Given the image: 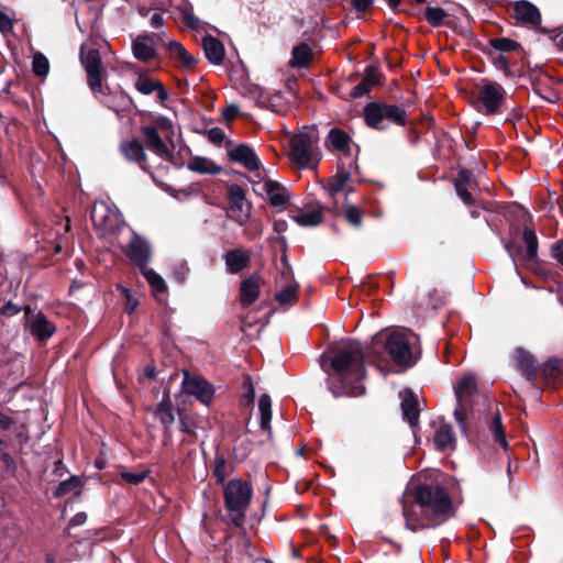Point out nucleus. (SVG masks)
Here are the masks:
<instances>
[{
    "label": "nucleus",
    "instance_id": "37998d69",
    "mask_svg": "<svg viewBox=\"0 0 563 563\" xmlns=\"http://www.w3.org/2000/svg\"><path fill=\"white\" fill-rule=\"evenodd\" d=\"M298 289L297 283L289 284L275 295V299L282 306L295 305L298 301Z\"/></svg>",
    "mask_w": 563,
    "mask_h": 563
},
{
    "label": "nucleus",
    "instance_id": "603ef678",
    "mask_svg": "<svg viewBox=\"0 0 563 563\" xmlns=\"http://www.w3.org/2000/svg\"><path fill=\"white\" fill-rule=\"evenodd\" d=\"M243 388H244V394L241 398V404L244 405V406H249V405H252L254 402V399H255V389H254V386H253V382H252V378L250 376H246L244 378V382H243Z\"/></svg>",
    "mask_w": 563,
    "mask_h": 563
},
{
    "label": "nucleus",
    "instance_id": "7ed1b4c3",
    "mask_svg": "<svg viewBox=\"0 0 563 563\" xmlns=\"http://www.w3.org/2000/svg\"><path fill=\"white\" fill-rule=\"evenodd\" d=\"M223 488V501L225 515H221V521L227 526L243 529L249 509L253 487L251 483L241 478L230 479Z\"/></svg>",
    "mask_w": 563,
    "mask_h": 563
},
{
    "label": "nucleus",
    "instance_id": "0eeeda50",
    "mask_svg": "<svg viewBox=\"0 0 563 563\" xmlns=\"http://www.w3.org/2000/svg\"><path fill=\"white\" fill-rule=\"evenodd\" d=\"M506 100V90L496 81L483 79L477 93V109L486 115H493L500 111Z\"/></svg>",
    "mask_w": 563,
    "mask_h": 563
},
{
    "label": "nucleus",
    "instance_id": "a18cd8bd",
    "mask_svg": "<svg viewBox=\"0 0 563 563\" xmlns=\"http://www.w3.org/2000/svg\"><path fill=\"white\" fill-rule=\"evenodd\" d=\"M81 485V479L77 475H71L68 479L60 482L53 492L54 498H62L74 492Z\"/></svg>",
    "mask_w": 563,
    "mask_h": 563
},
{
    "label": "nucleus",
    "instance_id": "a878e982",
    "mask_svg": "<svg viewBox=\"0 0 563 563\" xmlns=\"http://www.w3.org/2000/svg\"><path fill=\"white\" fill-rule=\"evenodd\" d=\"M434 448L439 452L454 450L456 446V438L451 424L442 422L433 437Z\"/></svg>",
    "mask_w": 563,
    "mask_h": 563
},
{
    "label": "nucleus",
    "instance_id": "4c0bfd02",
    "mask_svg": "<svg viewBox=\"0 0 563 563\" xmlns=\"http://www.w3.org/2000/svg\"><path fill=\"white\" fill-rule=\"evenodd\" d=\"M522 239L527 246V250L523 254V261L536 262L538 257L539 243L534 229L526 227L522 232Z\"/></svg>",
    "mask_w": 563,
    "mask_h": 563
},
{
    "label": "nucleus",
    "instance_id": "e2e57ef3",
    "mask_svg": "<svg viewBox=\"0 0 563 563\" xmlns=\"http://www.w3.org/2000/svg\"><path fill=\"white\" fill-rule=\"evenodd\" d=\"M551 255L563 265V240L554 242L551 246Z\"/></svg>",
    "mask_w": 563,
    "mask_h": 563
},
{
    "label": "nucleus",
    "instance_id": "7c9ffc66",
    "mask_svg": "<svg viewBox=\"0 0 563 563\" xmlns=\"http://www.w3.org/2000/svg\"><path fill=\"white\" fill-rule=\"evenodd\" d=\"M155 417L164 427L165 435L170 434V427L175 422V415L172 409V402L168 395H165L163 400L157 404L154 410Z\"/></svg>",
    "mask_w": 563,
    "mask_h": 563
},
{
    "label": "nucleus",
    "instance_id": "338daca9",
    "mask_svg": "<svg viewBox=\"0 0 563 563\" xmlns=\"http://www.w3.org/2000/svg\"><path fill=\"white\" fill-rule=\"evenodd\" d=\"M264 190L267 195L278 191H286L285 187L276 180L268 179L264 184Z\"/></svg>",
    "mask_w": 563,
    "mask_h": 563
},
{
    "label": "nucleus",
    "instance_id": "f03ea898",
    "mask_svg": "<svg viewBox=\"0 0 563 563\" xmlns=\"http://www.w3.org/2000/svg\"><path fill=\"white\" fill-rule=\"evenodd\" d=\"M413 505L402 504L406 528L412 532L437 527L454 517L455 509L446 489L439 483H423L412 492Z\"/></svg>",
    "mask_w": 563,
    "mask_h": 563
},
{
    "label": "nucleus",
    "instance_id": "ea45409f",
    "mask_svg": "<svg viewBox=\"0 0 563 563\" xmlns=\"http://www.w3.org/2000/svg\"><path fill=\"white\" fill-rule=\"evenodd\" d=\"M102 102L117 113L129 111L134 106L133 99L125 91H121L115 96H108Z\"/></svg>",
    "mask_w": 563,
    "mask_h": 563
},
{
    "label": "nucleus",
    "instance_id": "412c9836",
    "mask_svg": "<svg viewBox=\"0 0 563 563\" xmlns=\"http://www.w3.org/2000/svg\"><path fill=\"white\" fill-rule=\"evenodd\" d=\"M228 156L230 161L242 164L250 172L258 170L261 167V162L254 150L245 143L230 150Z\"/></svg>",
    "mask_w": 563,
    "mask_h": 563
},
{
    "label": "nucleus",
    "instance_id": "4d7b16f0",
    "mask_svg": "<svg viewBox=\"0 0 563 563\" xmlns=\"http://www.w3.org/2000/svg\"><path fill=\"white\" fill-rule=\"evenodd\" d=\"M473 180V173L466 168L461 167L457 172V177L452 179L453 185L454 184H462V185H471Z\"/></svg>",
    "mask_w": 563,
    "mask_h": 563
},
{
    "label": "nucleus",
    "instance_id": "cd10ccee",
    "mask_svg": "<svg viewBox=\"0 0 563 563\" xmlns=\"http://www.w3.org/2000/svg\"><path fill=\"white\" fill-rule=\"evenodd\" d=\"M166 47L170 57L177 59L184 68L192 69L198 64V59L188 53L181 43L170 41Z\"/></svg>",
    "mask_w": 563,
    "mask_h": 563
},
{
    "label": "nucleus",
    "instance_id": "a19ab883",
    "mask_svg": "<svg viewBox=\"0 0 563 563\" xmlns=\"http://www.w3.org/2000/svg\"><path fill=\"white\" fill-rule=\"evenodd\" d=\"M140 272L151 286V289L155 296L165 294L167 291V285L165 280L154 269L145 267V269H142Z\"/></svg>",
    "mask_w": 563,
    "mask_h": 563
},
{
    "label": "nucleus",
    "instance_id": "6e6d98bb",
    "mask_svg": "<svg viewBox=\"0 0 563 563\" xmlns=\"http://www.w3.org/2000/svg\"><path fill=\"white\" fill-rule=\"evenodd\" d=\"M267 196L269 205L276 208H284L289 200V197L285 194V191L273 192Z\"/></svg>",
    "mask_w": 563,
    "mask_h": 563
},
{
    "label": "nucleus",
    "instance_id": "09e8293b",
    "mask_svg": "<svg viewBox=\"0 0 563 563\" xmlns=\"http://www.w3.org/2000/svg\"><path fill=\"white\" fill-rule=\"evenodd\" d=\"M151 125L156 126L157 132L161 131V132L165 133V137L167 139V141L173 143L172 137L174 135V125H173V122L170 119H168L167 117H164V115H158L154 120V123Z\"/></svg>",
    "mask_w": 563,
    "mask_h": 563
},
{
    "label": "nucleus",
    "instance_id": "423d86ee",
    "mask_svg": "<svg viewBox=\"0 0 563 563\" xmlns=\"http://www.w3.org/2000/svg\"><path fill=\"white\" fill-rule=\"evenodd\" d=\"M476 389L477 384L473 375L462 377L454 387L456 406L453 415L461 433L467 438L471 437L467 424L468 398L476 391Z\"/></svg>",
    "mask_w": 563,
    "mask_h": 563
},
{
    "label": "nucleus",
    "instance_id": "79ce46f5",
    "mask_svg": "<svg viewBox=\"0 0 563 563\" xmlns=\"http://www.w3.org/2000/svg\"><path fill=\"white\" fill-rule=\"evenodd\" d=\"M351 179V173L346 169H339L336 174L328 179L325 189L331 194L335 195L341 192L346 183Z\"/></svg>",
    "mask_w": 563,
    "mask_h": 563
},
{
    "label": "nucleus",
    "instance_id": "bb28decb",
    "mask_svg": "<svg viewBox=\"0 0 563 563\" xmlns=\"http://www.w3.org/2000/svg\"><path fill=\"white\" fill-rule=\"evenodd\" d=\"M312 58V48L306 42H301L298 45L294 46L291 51V58L288 64L291 68H308L311 64Z\"/></svg>",
    "mask_w": 563,
    "mask_h": 563
},
{
    "label": "nucleus",
    "instance_id": "9b49d317",
    "mask_svg": "<svg viewBox=\"0 0 563 563\" xmlns=\"http://www.w3.org/2000/svg\"><path fill=\"white\" fill-rule=\"evenodd\" d=\"M385 350L398 366L411 367L416 363L409 342L400 333H391L387 338Z\"/></svg>",
    "mask_w": 563,
    "mask_h": 563
},
{
    "label": "nucleus",
    "instance_id": "680f3d73",
    "mask_svg": "<svg viewBox=\"0 0 563 563\" xmlns=\"http://www.w3.org/2000/svg\"><path fill=\"white\" fill-rule=\"evenodd\" d=\"M0 462L3 463L8 472H14L16 470V463L9 452L1 450Z\"/></svg>",
    "mask_w": 563,
    "mask_h": 563
},
{
    "label": "nucleus",
    "instance_id": "20e7f679",
    "mask_svg": "<svg viewBox=\"0 0 563 563\" xmlns=\"http://www.w3.org/2000/svg\"><path fill=\"white\" fill-rule=\"evenodd\" d=\"M319 134L316 128L307 129L290 139V161L300 168H307L311 164L316 168L320 161L318 148Z\"/></svg>",
    "mask_w": 563,
    "mask_h": 563
},
{
    "label": "nucleus",
    "instance_id": "aec40b11",
    "mask_svg": "<svg viewBox=\"0 0 563 563\" xmlns=\"http://www.w3.org/2000/svg\"><path fill=\"white\" fill-rule=\"evenodd\" d=\"M515 361L516 367L520 371L521 375L531 384V386H536L540 366H537L533 355L523 349H517L515 353Z\"/></svg>",
    "mask_w": 563,
    "mask_h": 563
},
{
    "label": "nucleus",
    "instance_id": "39448f33",
    "mask_svg": "<svg viewBox=\"0 0 563 563\" xmlns=\"http://www.w3.org/2000/svg\"><path fill=\"white\" fill-rule=\"evenodd\" d=\"M363 114L366 125L378 131L386 129L383 124L385 120L399 126H405L408 122L407 111L402 107L380 101L368 102Z\"/></svg>",
    "mask_w": 563,
    "mask_h": 563
},
{
    "label": "nucleus",
    "instance_id": "5701e85b",
    "mask_svg": "<svg viewBox=\"0 0 563 563\" xmlns=\"http://www.w3.org/2000/svg\"><path fill=\"white\" fill-rule=\"evenodd\" d=\"M260 294V276L253 274L241 283L239 290L241 306L249 308L257 300Z\"/></svg>",
    "mask_w": 563,
    "mask_h": 563
},
{
    "label": "nucleus",
    "instance_id": "052dcab7",
    "mask_svg": "<svg viewBox=\"0 0 563 563\" xmlns=\"http://www.w3.org/2000/svg\"><path fill=\"white\" fill-rule=\"evenodd\" d=\"M243 532L238 541V547L241 548L244 554H246L249 558H254V554L251 552V540L247 537L244 528L242 529Z\"/></svg>",
    "mask_w": 563,
    "mask_h": 563
},
{
    "label": "nucleus",
    "instance_id": "0e129e2a",
    "mask_svg": "<svg viewBox=\"0 0 563 563\" xmlns=\"http://www.w3.org/2000/svg\"><path fill=\"white\" fill-rule=\"evenodd\" d=\"M20 310L21 309L19 306L13 303L12 301H8L0 308V314L5 317H12L18 314Z\"/></svg>",
    "mask_w": 563,
    "mask_h": 563
},
{
    "label": "nucleus",
    "instance_id": "13d9d810",
    "mask_svg": "<svg viewBox=\"0 0 563 563\" xmlns=\"http://www.w3.org/2000/svg\"><path fill=\"white\" fill-rule=\"evenodd\" d=\"M188 273L189 267L186 264H179L173 268V277L179 284L185 283Z\"/></svg>",
    "mask_w": 563,
    "mask_h": 563
},
{
    "label": "nucleus",
    "instance_id": "9d476101",
    "mask_svg": "<svg viewBox=\"0 0 563 563\" xmlns=\"http://www.w3.org/2000/svg\"><path fill=\"white\" fill-rule=\"evenodd\" d=\"M90 220L95 230L102 236L114 234L120 230L119 216L103 202L93 205L90 210Z\"/></svg>",
    "mask_w": 563,
    "mask_h": 563
},
{
    "label": "nucleus",
    "instance_id": "473e14b6",
    "mask_svg": "<svg viewBox=\"0 0 563 563\" xmlns=\"http://www.w3.org/2000/svg\"><path fill=\"white\" fill-rule=\"evenodd\" d=\"M474 47L482 52L484 55H486L493 65L501 70L505 76L510 77L512 75L510 63L508 58L505 55L497 54L489 47L485 46L483 43L477 42Z\"/></svg>",
    "mask_w": 563,
    "mask_h": 563
},
{
    "label": "nucleus",
    "instance_id": "c9c22d12",
    "mask_svg": "<svg viewBox=\"0 0 563 563\" xmlns=\"http://www.w3.org/2000/svg\"><path fill=\"white\" fill-rule=\"evenodd\" d=\"M562 361L558 357H551L539 367V377L542 379L558 380L563 376Z\"/></svg>",
    "mask_w": 563,
    "mask_h": 563
},
{
    "label": "nucleus",
    "instance_id": "774afa93",
    "mask_svg": "<svg viewBox=\"0 0 563 563\" xmlns=\"http://www.w3.org/2000/svg\"><path fill=\"white\" fill-rule=\"evenodd\" d=\"M351 4L357 12H365L373 7L374 0H351Z\"/></svg>",
    "mask_w": 563,
    "mask_h": 563
},
{
    "label": "nucleus",
    "instance_id": "f8f14e48",
    "mask_svg": "<svg viewBox=\"0 0 563 563\" xmlns=\"http://www.w3.org/2000/svg\"><path fill=\"white\" fill-rule=\"evenodd\" d=\"M123 253L140 271L145 269L152 256L150 243L136 233L123 249Z\"/></svg>",
    "mask_w": 563,
    "mask_h": 563
},
{
    "label": "nucleus",
    "instance_id": "8fccbe9b",
    "mask_svg": "<svg viewBox=\"0 0 563 563\" xmlns=\"http://www.w3.org/2000/svg\"><path fill=\"white\" fill-rule=\"evenodd\" d=\"M343 217L347 223L354 228H360L363 223V213L354 205H347L344 209Z\"/></svg>",
    "mask_w": 563,
    "mask_h": 563
},
{
    "label": "nucleus",
    "instance_id": "c03bdc74",
    "mask_svg": "<svg viewBox=\"0 0 563 563\" xmlns=\"http://www.w3.org/2000/svg\"><path fill=\"white\" fill-rule=\"evenodd\" d=\"M212 475L216 478V483L220 486L227 485L228 477V461L223 455H217L213 461Z\"/></svg>",
    "mask_w": 563,
    "mask_h": 563
},
{
    "label": "nucleus",
    "instance_id": "1a4fd4ad",
    "mask_svg": "<svg viewBox=\"0 0 563 563\" xmlns=\"http://www.w3.org/2000/svg\"><path fill=\"white\" fill-rule=\"evenodd\" d=\"M80 60L87 73L89 88L92 90L93 93H103V67L99 51L96 48H90L86 53H84L82 46L80 49Z\"/></svg>",
    "mask_w": 563,
    "mask_h": 563
},
{
    "label": "nucleus",
    "instance_id": "49530a36",
    "mask_svg": "<svg viewBox=\"0 0 563 563\" xmlns=\"http://www.w3.org/2000/svg\"><path fill=\"white\" fill-rule=\"evenodd\" d=\"M32 71L37 77H46L47 76V74L49 71V62L43 53H41V52L34 53L33 60H32Z\"/></svg>",
    "mask_w": 563,
    "mask_h": 563
},
{
    "label": "nucleus",
    "instance_id": "864d4df0",
    "mask_svg": "<svg viewBox=\"0 0 563 563\" xmlns=\"http://www.w3.org/2000/svg\"><path fill=\"white\" fill-rule=\"evenodd\" d=\"M454 189L457 197L467 206L472 207L475 205L473 195L468 191L467 187L462 184H454Z\"/></svg>",
    "mask_w": 563,
    "mask_h": 563
},
{
    "label": "nucleus",
    "instance_id": "bf43d9fd",
    "mask_svg": "<svg viewBox=\"0 0 563 563\" xmlns=\"http://www.w3.org/2000/svg\"><path fill=\"white\" fill-rule=\"evenodd\" d=\"M221 113H222L223 120L227 123H229V122H232V121L235 120V118L240 113V110H239V107L236 104L231 103V104L227 106L224 109H222Z\"/></svg>",
    "mask_w": 563,
    "mask_h": 563
},
{
    "label": "nucleus",
    "instance_id": "a211bd4d",
    "mask_svg": "<svg viewBox=\"0 0 563 563\" xmlns=\"http://www.w3.org/2000/svg\"><path fill=\"white\" fill-rule=\"evenodd\" d=\"M383 78L384 75L377 64L368 65L365 68V75L362 81L351 89L350 96L354 99L365 96L374 86L382 85Z\"/></svg>",
    "mask_w": 563,
    "mask_h": 563
},
{
    "label": "nucleus",
    "instance_id": "de8ad7c7",
    "mask_svg": "<svg viewBox=\"0 0 563 563\" xmlns=\"http://www.w3.org/2000/svg\"><path fill=\"white\" fill-rule=\"evenodd\" d=\"M161 81L145 75H140L135 81V89L143 95H151L158 87Z\"/></svg>",
    "mask_w": 563,
    "mask_h": 563
},
{
    "label": "nucleus",
    "instance_id": "dca6fc26",
    "mask_svg": "<svg viewBox=\"0 0 563 563\" xmlns=\"http://www.w3.org/2000/svg\"><path fill=\"white\" fill-rule=\"evenodd\" d=\"M514 18L521 24L539 27L542 32H547L545 29L540 27L542 20L540 10L528 0H519L514 3Z\"/></svg>",
    "mask_w": 563,
    "mask_h": 563
},
{
    "label": "nucleus",
    "instance_id": "b1692460",
    "mask_svg": "<svg viewBox=\"0 0 563 563\" xmlns=\"http://www.w3.org/2000/svg\"><path fill=\"white\" fill-rule=\"evenodd\" d=\"M223 261L229 273L239 274L250 265L251 256L247 251L233 249L223 254Z\"/></svg>",
    "mask_w": 563,
    "mask_h": 563
},
{
    "label": "nucleus",
    "instance_id": "c85d7f7f",
    "mask_svg": "<svg viewBox=\"0 0 563 563\" xmlns=\"http://www.w3.org/2000/svg\"><path fill=\"white\" fill-rule=\"evenodd\" d=\"M187 168L201 175H218L222 172L220 165L205 156H192L187 163Z\"/></svg>",
    "mask_w": 563,
    "mask_h": 563
},
{
    "label": "nucleus",
    "instance_id": "f3484780",
    "mask_svg": "<svg viewBox=\"0 0 563 563\" xmlns=\"http://www.w3.org/2000/svg\"><path fill=\"white\" fill-rule=\"evenodd\" d=\"M140 131L144 136V142L150 151L166 159H172L174 157L173 151L167 147L166 143L159 135V132L156 131V126L148 124L142 125Z\"/></svg>",
    "mask_w": 563,
    "mask_h": 563
},
{
    "label": "nucleus",
    "instance_id": "6ab92c4d",
    "mask_svg": "<svg viewBox=\"0 0 563 563\" xmlns=\"http://www.w3.org/2000/svg\"><path fill=\"white\" fill-rule=\"evenodd\" d=\"M154 37V33H144L133 40L132 52L137 60L147 63L157 57Z\"/></svg>",
    "mask_w": 563,
    "mask_h": 563
},
{
    "label": "nucleus",
    "instance_id": "72a5a7b5",
    "mask_svg": "<svg viewBox=\"0 0 563 563\" xmlns=\"http://www.w3.org/2000/svg\"><path fill=\"white\" fill-rule=\"evenodd\" d=\"M56 331V327L52 323L44 313L38 312L31 325V333L40 340L51 338Z\"/></svg>",
    "mask_w": 563,
    "mask_h": 563
},
{
    "label": "nucleus",
    "instance_id": "2eb2a0df",
    "mask_svg": "<svg viewBox=\"0 0 563 563\" xmlns=\"http://www.w3.org/2000/svg\"><path fill=\"white\" fill-rule=\"evenodd\" d=\"M401 398L400 408L404 419L408 422L417 435V429H419L420 408L417 395L410 388H405L399 393Z\"/></svg>",
    "mask_w": 563,
    "mask_h": 563
},
{
    "label": "nucleus",
    "instance_id": "2f4dec72",
    "mask_svg": "<svg viewBox=\"0 0 563 563\" xmlns=\"http://www.w3.org/2000/svg\"><path fill=\"white\" fill-rule=\"evenodd\" d=\"M181 14L184 24L190 30H197L200 25L199 19L194 14L192 4L188 0H168Z\"/></svg>",
    "mask_w": 563,
    "mask_h": 563
},
{
    "label": "nucleus",
    "instance_id": "5fc2aeb1",
    "mask_svg": "<svg viewBox=\"0 0 563 563\" xmlns=\"http://www.w3.org/2000/svg\"><path fill=\"white\" fill-rule=\"evenodd\" d=\"M206 135L208 141L214 145H220L225 137L224 131L218 126L207 130Z\"/></svg>",
    "mask_w": 563,
    "mask_h": 563
},
{
    "label": "nucleus",
    "instance_id": "f704fd0d",
    "mask_svg": "<svg viewBox=\"0 0 563 563\" xmlns=\"http://www.w3.org/2000/svg\"><path fill=\"white\" fill-rule=\"evenodd\" d=\"M448 12L440 7H427L423 12L424 20L433 27L449 26L453 27V22L446 20Z\"/></svg>",
    "mask_w": 563,
    "mask_h": 563
},
{
    "label": "nucleus",
    "instance_id": "4468645a",
    "mask_svg": "<svg viewBox=\"0 0 563 563\" xmlns=\"http://www.w3.org/2000/svg\"><path fill=\"white\" fill-rule=\"evenodd\" d=\"M183 390L195 396L203 405H209L213 399L214 389L213 386L205 378L198 376H190L188 372H185L183 379Z\"/></svg>",
    "mask_w": 563,
    "mask_h": 563
},
{
    "label": "nucleus",
    "instance_id": "4be33fe9",
    "mask_svg": "<svg viewBox=\"0 0 563 563\" xmlns=\"http://www.w3.org/2000/svg\"><path fill=\"white\" fill-rule=\"evenodd\" d=\"M351 136L342 129L332 128L325 140V147L330 151L341 152L345 156L351 155Z\"/></svg>",
    "mask_w": 563,
    "mask_h": 563
},
{
    "label": "nucleus",
    "instance_id": "e433bc0d",
    "mask_svg": "<svg viewBox=\"0 0 563 563\" xmlns=\"http://www.w3.org/2000/svg\"><path fill=\"white\" fill-rule=\"evenodd\" d=\"M488 430L494 435L495 442H497L505 451L509 450V443L506 439L505 428L501 421V415L497 410L493 413L488 423Z\"/></svg>",
    "mask_w": 563,
    "mask_h": 563
},
{
    "label": "nucleus",
    "instance_id": "69168bd1",
    "mask_svg": "<svg viewBox=\"0 0 563 563\" xmlns=\"http://www.w3.org/2000/svg\"><path fill=\"white\" fill-rule=\"evenodd\" d=\"M13 29V23L10 16L0 10V32L8 33Z\"/></svg>",
    "mask_w": 563,
    "mask_h": 563
},
{
    "label": "nucleus",
    "instance_id": "6e6552de",
    "mask_svg": "<svg viewBox=\"0 0 563 563\" xmlns=\"http://www.w3.org/2000/svg\"><path fill=\"white\" fill-rule=\"evenodd\" d=\"M227 187L230 201L228 217L239 225H244L251 217L252 203L246 199L245 189L240 185L231 184Z\"/></svg>",
    "mask_w": 563,
    "mask_h": 563
},
{
    "label": "nucleus",
    "instance_id": "393cba45",
    "mask_svg": "<svg viewBox=\"0 0 563 563\" xmlns=\"http://www.w3.org/2000/svg\"><path fill=\"white\" fill-rule=\"evenodd\" d=\"M202 48L205 51L206 58L213 65H221L225 57V48L223 43L207 34L202 37Z\"/></svg>",
    "mask_w": 563,
    "mask_h": 563
},
{
    "label": "nucleus",
    "instance_id": "c756f323",
    "mask_svg": "<svg viewBox=\"0 0 563 563\" xmlns=\"http://www.w3.org/2000/svg\"><path fill=\"white\" fill-rule=\"evenodd\" d=\"M495 53L505 55L508 53H518L526 55V51L522 45L509 37H492L488 40V46Z\"/></svg>",
    "mask_w": 563,
    "mask_h": 563
},
{
    "label": "nucleus",
    "instance_id": "f257e3e1",
    "mask_svg": "<svg viewBox=\"0 0 563 563\" xmlns=\"http://www.w3.org/2000/svg\"><path fill=\"white\" fill-rule=\"evenodd\" d=\"M366 354L363 344L350 341L327 349L320 356V367L327 374L328 390L335 397H360L366 391Z\"/></svg>",
    "mask_w": 563,
    "mask_h": 563
},
{
    "label": "nucleus",
    "instance_id": "58836bf2",
    "mask_svg": "<svg viewBox=\"0 0 563 563\" xmlns=\"http://www.w3.org/2000/svg\"><path fill=\"white\" fill-rule=\"evenodd\" d=\"M291 219L300 227H317L323 221V207L317 206V209L298 213Z\"/></svg>",
    "mask_w": 563,
    "mask_h": 563
},
{
    "label": "nucleus",
    "instance_id": "ddd939ff",
    "mask_svg": "<svg viewBox=\"0 0 563 563\" xmlns=\"http://www.w3.org/2000/svg\"><path fill=\"white\" fill-rule=\"evenodd\" d=\"M119 152L126 162L136 164L143 172L151 173L147 154L139 139L133 137L122 141L119 145Z\"/></svg>",
    "mask_w": 563,
    "mask_h": 563
},
{
    "label": "nucleus",
    "instance_id": "3c124183",
    "mask_svg": "<svg viewBox=\"0 0 563 563\" xmlns=\"http://www.w3.org/2000/svg\"><path fill=\"white\" fill-rule=\"evenodd\" d=\"M150 475V470H145L140 473H132V472H121L120 477L130 485H139L147 478Z\"/></svg>",
    "mask_w": 563,
    "mask_h": 563
}]
</instances>
